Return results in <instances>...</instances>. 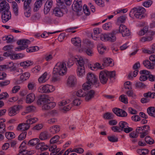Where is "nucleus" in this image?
<instances>
[{
	"label": "nucleus",
	"instance_id": "f257e3e1",
	"mask_svg": "<svg viewBox=\"0 0 155 155\" xmlns=\"http://www.w3.org/2000/svg\"><path fill=\"white\" fill-rule=\"evenodd\" d=\"M87 81L86 83L84 84V87L91 88L92 84H94L97 87L99 86L100 83L98 80L97 76L93 73H88L87 76Z\"/></svg>",
	"mask_w": 155,
	"mask_h": 155
},
{
	"label": "nucleus",
	"instance_id": "f03ea898",
	"mask_svg": "<svg viewBox=\"0 0 155 155\" xmlns=\"http://www.w3.org/2000/svg\"><path fill=\"white\" fill-rule=\"evenodd\" d=\"M99 78L101 83L105 84L107 83L108 78L111 79L115 75V71H101L99 74Z\"/></svg>",
	"mask_w": 155,
	"mask_h": 155
},
{
	"label": "nucleus",
	"instance_id": "7ed1b4c3",
	"mask_svg": "<svg viewBox=\"0 0 155 155\" xmlns=\"http://www.w3.org/2000/svg\"><path fill=\"white\" fill-rule=\"evenodd\" d=\"M53 98L50 97L48 95L44 94L41 95L38 100L37 103L38 105H42V109L44 110H48L50 109L48 104L50 101H53Z\"/></svg>",
	"mask_w": 155,
	"mask_h": 155
},
{
	"label": "nucleus",
	"instance_id": "20e7f679",
	"mask_svg": "<svg viewBox=\"0 0 155 155\" xmlns=\"http://www.w3.org/2000/svg\"><path fill=\"white\" fill-rule=\"evenodd\" d=\"M68 11L67 6L65 4L62 5H58L52 9L53 15L58 17H61L63 16L65 12Z\"/></svg>",
	"mask_w": 155,
	"mask_h": 155
},
{
	"label": "nucleus",
	"instance_id": "39448f33",
	"mask_svg": "<svg viewBox=\"0 0 155 155\" xmlns=\"http://www.w3.org/2000/svg\"><path fill=\"white\" fill-rule=\"evenodd\" d=\"M146 12L145 8L142 7H134L132 9L130 13V17L133 15L137 19H141L144 17L143 14Z\"/></svg>",
	"mask_w": 155,
	"mask_h": 155
},
{
	"label": "nucleus",
	"instance_id": "423d86ee",
	"mask_svg": "<svg viewBox=\"0 0 155 155\" xmlns=\"http://www.w3.org/2000/svg\"><path fill=\"white\" fill-rule=\"evenodd\" d=\"M67 69L65 63L63 62H58L56 64L53 70V73H58L61 76L65 74Z\"/></svg>",
	"mask_w": 155,
	"mask_h": 155
},
{
	"label": "nucleus",
	"instance_id": "0eeeda50",
	"mask_svg": "<svg viewBox=\"0 0 155 155\" xmlns=\"http://www.w3.org/2000/svg\"><path fill=\"white\" fill-rule=\"evenodd\" d=\"M85 43L87 45L86 48H85V50L84 48L83 49V51L88 56H91L93 54V48L94 45L93 43L87 39L85 41Z\"/></svg>",
	"mask_w": 155,
	"mask_h": 155
},
{
	"label": "nucleus",
	"instance_id": "6e6552de",
	"mask_svg": "<svg viewBox=\"0 0 155 155\" xmlns=\"http://www.w3.org/2000/svg\"><path fill=\"white\" fill-rule=\"evenodd\" d=\"M54 89V87L52 85L46 84L40 86L38 91L41 93H48L53 91Z\"/></svg>",
	"mask_w": 155,
	"mask_h": 155
},
{
	"label": "nucleus",
	"instance_id": "1a4fd4ad",
	"mask_svg": "<svg viewBox=\"0 0 155 155\" xmlns=\"http://www.w3.org/2000/svg\"><path fill=\"white\" fill-rule=\"evenodd\" d=\"M73 10L78 12L81 10L82 8V5L81 0H74L72 5Z\"/></svg>",
	"mask_w": 155,
	"mask_h": 155
},
{
	"label": "nucleus",
	"instance_id": "9d476101",
	"mask_svg": "<svg viewBox=\"0 0 155 155\" xmlns=\"http://www.w3.org/2000/svg\"><path fill=\"white\" fill-rule=\"evenodd\" d=\"M110 33L101 34L100 36L101 39L103 41H110L111 42L115 41L116 38L114 37H111Z\"/></svg>",
	"mask_w": 155,
	"mask_h": 155
},
{
	"label": "nucleus",
	"instance_id": "9b49d317",
	"mask_svg": "<svg viewBox=\"0 0 155 155\" xmlns=\"http://www.w3.org/2000/svg\"><path fill=\"white\" fill-rule=\"evenodd\" d=\"M70 102V101L69 100H63L61 101L60 104H59L60 106H63L65 105L66 106H64L62 110L64 111H66L69 110L72 107L73 104H70L68 105L67 104H69Z\"/></svg>",
	"mask_w": 155,
	"mask_h": 155
},
{
	"label": "nucleus",
	"instance_id": "f8f14e48",
	"mask_svg": "<svg viewBox=\"0 0 155 155\" xmlns=\"http://www.w3.org/2000/svg\"><path fill=\"white\" fill-rule=\"evenodd\" d=\"M113 112L117 116L121 117H126L127 114L124 110L120 108L115 107L112 109Z\"/></svg>",
	"mask_w": 155,
	"mask_h": 155
},
{
	"label": "nucleus",
	"instance_id": "ddd939ff",
	"mask_svg": "<svg viewBox=\"0 0 155 155\" xmlns=\"http://www.w3.org/2000/svg\"><path fill=\"white\" fill-rule=\"evenodd\" d=\"M119 30L123 36H128L130 35V31L125 25L121 24L119 26Z\"/></svg>",
	"mask_w": 155,
	"mask_h": 155
},
{
	"label": "nucleus",
	"instance_id": "4468645a",
	"mask_svg": "<svg viewBox=\"0 0 155 155\" xmlns=\"http://www.w3.org/2000/svg\"><path fill=\"white\" fill-rule=\"evenodd\" d=\"M11 17V14L9 10L3 12L2 15V21L4 23H6L10 19Z\"/></svg>",
	"mask_w": 155,
	"mask_h": 155
},
{
	"label": "nucleus",
	"instance_id": "2eb2a0df",
	"mask_svg": "<svg viewBox=\"0 0 155 155\" xmlns=\"http://www.w3.org/2000/svg\"><path fill=\"white\" fill-rule=\"evenodd\" d=\"M19 110V105H14L9 108L8 110V114L10 116H13L16 115Z\"/></svg>",
	"mask_w": 155,
	"mask_h": 155
},
{
	"label": "nucleus",
	"instance_id": "dca6fc26",
	"mask_svg": "<svg viewBox=\"0 0 155 155\" xmlns=\"http://www.w3.org/2000/svg\"><path fill=\"white\" fill-rule=\"evenodd\" d=\"M77 82L76 77L73 75H71L69 76L67 80V85L70 87L74 86Z\"/></svg>",
	"mask_w": 155,
	"mask_h": 155
},
{
	"label": "nucleus",
	"instance_id": "f3484780",
	"mask_svg": "<svg viewBox=\"0 0 155 155\" xmlns=\"http://www.w3.org/2000/svg\"><path fill=\"white\" fill-rule=\"evenodd\" d=\"M53 4L52 0H48L45 5L44 8V12L45 14H48L50 11Z\"/></svg>",
	"mask_w": 155,
	"mask_h": 155
},
{
	"label": "nucleus",
	"instance_id": "a211bd4d",
	"mask_svg": "<svg viewBox=\"0 0 155 155\" xmlns=\"http://www.w3.org/2000/svg\"><path fill=\"white\" fill-rule=\"evenodd\" d=\"M90 88L87 87H84L83 84V88L78 90L76 93V95L78 97H85L87 90H88Z\"/></svg>",
	"mask_w": 155,
	"mask_h": 155
},
{
	"label": "nucleus",
	"instance_id": "6ab92c4d",
	"mask_svg": "<svg viewBox=\"0 0 155 155\" xmlns=\"http://www.w3.org/2000/svg\"><path fill=\"white\" fill-rule=\"evenodd\" d=\"M10 7L8 3L5 1H2L0 3V11L6 12L9 10Z\"/></svg>",
	"mask_w": 155,
	"mask_h": 155
},
{
	"label": "nucleus",
	"instance_id": "aec40b11",
	"mask_svg": "<svg viewBox=\"0 0 155 155\" xmlns=\"http://www.w3.org/2000/svg\"><path fill=\"white\" fill-rule=\"evenodd\" d=\"M30 127V125L27 123H21L17 126V129L18 130L25 131L28 129Z\"/></svg>",
	"mask_w": 155,
	"mask_h": 155
},
{
	"label": "nucleus",
	"instance_id": "412c9836",
	"mask_svg": "<svg viewBox=\"0 0 155 155\" xmlns=\"http://www.w3.org/2000/svg\"><path fill=\"white\" fill-rule=\"evenodd\" d=\"M95 94L94 91L93 90H90L89 91V90H87V91L85 95V100L86 101H88L94 97Z\"/></svg>",
	"mask_w": 155,
	"mask_h": 155
},
{
	"label": "nucleus",
	"instance_id": "4be33fe9",
	"mask_svg": "<svg viewBox=\"0 0 155 155\" xmlns=\"http://www.w3.org/2000/svg\"><path fill=\"white\" fill-rule=\"evenodd\" d=\"M51 137V135L47 131L41 132L39 135V138L42 140H47Z\"/></svg>",
	"mask_w": 155,
	"mask_h": 155
},
{
	"label": "nucleus",
	"instance_id": "5701e85b",
	"mask_svg": "<svg viewBox=\"0 0 155 155\" xmlns=\"http://www.w3.org/2000/svg\"><path fill=\"white\" fill-rule=\"evenodd\" d=\"M35 95L34 94L30 93L27 96L26 99V102L27 103L30 104L35 101Z\"/></svg>",
	"mask_w": 155,
	"mask_h": 155
},
{
	"label": "nucleus",
	"instance_id": "b1692460",
	"mask_svg": "<svg viewBox=\"0 0 155 155\" xmlns=\"http://www.w3.org/2000/svg\"><path fill=\"white\" fill-rule=\"evenodd\" d=\"M71 41L74 46L80 47L81 45V40L80 38L78 37H75L71 39Z\"/></svg>",
	"mask_w": 155,
	"mask_h": 155
},
{
	"label": "nucleus",
	"instance_id": "393cba45",
	"mask_svg": "<svg viewBox=\"0 0 155 155\" xmlns=\"http://www.w3.org/2000/svg\"><path fill=\"white\" fill-rule=\"evenodd\" d=\"M30 41L28 39H23L17 41V44L18 45H21L24 47H26V48L28 47V45L30 44Z\"/></svg>",
	"mask_w": 155,
	"mask_h": 155
},
{
	"label": "nucleus",
	"instance_id": "a878e982",
	"mask_svg": "<svg viewBox=\"0 0 155 155\" xmlns=\"http://www.w3.org/2000/svg\"><path fill=\"white\" fill-rule=\"evenodd\" d=\"M49 131L51 134H54L59 132L60 130V126L58 125H55L50 127Z\"/></svg>",
	"mask_w": 155,
	"mask_h": 155
},
{
	"label": "nucleus",
	"instance_id": "bb28decb",
	"mask_svg": "<svg viewBox=\"0 0 155 155\" xmlns=\"http://www.w3.org/2000/svg\"><path fill=\"white\" fill-rule=\"evenodd\" d=\"M103 65L105 66H110L112 67L114 65L112 59L110 58H105L104 59Z\"/></svg>",
	"mask_w": 155,
	"mask_h": 155
},
{
	"label": "nucleus",
	"instance_id": "cd10ccee",
	"mask_svg": "<svg viewBox=\"0 0 155 155\" xmlns=\"http://www.w3.org/2000/svg\"><path fill=\"white\" fill-rule=\"evenodd\" d=\"M78 75L80 77H82L84 75L85 73V71L84 67H78L77 69Z\"/></svg>",
	"mask_w": 155,
	"mask_h": 155
},
{
	"label": "nucleus",
	"instance_id": "c85d7f7f",
	"mask_svg": "<svg viewBox=\"0 0 155 155\" xmlns=\"http://www.w3.org/2000/svg\"><path fill=\"white\" fill-rule=\"evenodd\" d=\"M143 64L144 66L149 69H153L154 68L153 64L151 63V62L148 60L144 61H143Z\"/></svg>",
	"mask_w": 155,
	"mask_h": 155
},
{
	"label": "nucleus",
	"instance_id": "c756f323",
	"mask_svg": "<svg viewBox=\"0 0 155 155\" xmlns=\"http://www.w3.org/2000/svg\"><path fill=\"white\" fill-rule=\"evenodd\" d=\"M25 2V5H24V8L25 9L24 14L25 16L27 17H29L31 15V11L30 10V8L29 5H27V4Z\"/></svg>",
	"mask_w": 155,
	"mask_h": 155
},
{
	"label": "nucleus",
	"instance_id": "7c9ffc66",
	"mask_svg": "<svg viewBox=\"0 0 155 155\" xmlns=\"http://www.w3.org/2000/svg\"><path fill=\"white\" fill-rule=\"evenodd\" d=\"M101 29L98 28H95L94 29V33L91 34V37L94 40H96L97 36L101 33Z\"/></svg>",
	"mask_w": 155,
	"mask_h": 155
},
{
	"label": "nucleus",
	"instance_id": "2f4dec72",
	"mask_svg": "<svg viewBox=\"0 0 155 155\" xmlns=\"http://www.w3.org/2000/svg\"><path fill=\"white\" fill-rule=\"evenodd\" d=\"M33 64V62L31 61L28 60L21 62L20 63L21 66L25 68H26L32 65Z\"/></svg>",
	"mask_w": 155,
	"mask_h": 155
},
{
	"label": "nucleus",
	"instance_id": "473e14b6",
	"mask_svg": "<svg viewBox=\"0 0 155 155\" xmlns=\"http://www.w3.org/2000/svg\"><path fill=\"white\" fill-rule=\"evenodd\" d=\"M48 73L45 72L38 79V81L40 83H43L45 82L48 80L47 77Z\"/></svg>",
	"mask_w": 155,
	"mask_h": 155
},
{
	"label": "nucleus",
	"instance_id": "72a5a7b5",
	"mask_svg": "<svg viewBox=\"0 0 155 155\" xmlns=\"http://www.w3.org/2000/svg\"><path fill=\"white\" fill-rule=\"evenodd\" d=\"M30 75V74L28 72L24 73L20 76V79L22 81H25L28 79Z\"/></svg>",
	"mask_w": 155,
	"mask_h": 155
},
{
	"label": "nucleus",
	"instance_id": "f704fd0d",
	"mask_svg": "<svg viewBox=\"0 0 155 155\" xmlns=\"http://www.w3.org/2000/svg\"><path fill=\"white\" fill-rule=\"evenodd\" d=\"M147 112L148 114L153 117H155V107H150L147 109Z\"/></svg>",
	"mask_w": 155,
	"mask_h": 155
},
{
	"label": "nucleus",
	"instance_id": "c9c22d12",
	"mask_svg": "<svg viewBox=\"0 0 155 155\" xmlns=\"http://www.w3.org/2000/svg\"><path fill=\"white\" fill-rule=\"evenodd\" d=\"M75 61H77L78 63V67H84V62L83 59L82 57L78 58H75Z\"/></svg>",
	"mask_w": 155,
	"mask_h": 155
},
{
	"label": "nucleus",
	"instance_id": "e433bc0d",
	"mask_svg": "<svg viewBox=\"0 0 155 155\" xmlns=\"http://www.w3.org/2000/svg\"><path fill=\"white\" fill-rule=\"evenodd\" d=\"M21 145L19 147V153L17 155H25L28 153V151L26 150V148L21 146Z\"/></svg>",
	"mask_w": 155,
	"mask_h": 155
},
{
	"label": "nucleus",
	"instance_id": "4c0bfd02",
	"mask_svg": "<svg viewBox=\"0 0 155 155\" xmlns=\"http://www.w3.org/2000/svg\"><path fill=\"white\" fill-rule=\"evenodd\" d=\"M53 73V76L52 78V81L53 82H55L60 81L61 80V78L60 77L61 74H59V73H57L55 74Z\"/></svg>",
	"mask_w": 155,
	"mask_h": 155
},
{
	"label": "nucleus",
	"instance_id": "58836bf2",
	"mask_svg": "<svg viewBox=\"0 0 155 155\" xmlns=\"http://www.w3.org/2000/svg\"><path fill=\"white\" fill-rule=\"evenodd\" d=\"M42 0H37L35 4V6L34 8L35 11H37L42 5Z\"/></svg>",
	"mask_w": 155,
	"mask_h": 155
},
{
	"label": "nucleus",
	"instance_id": "ea45409f",
	"mask_svg": "<svg viewBox=\"0 0 155 155\" xmlns=\"http://www.w3.org/2000/svg\"><path fill=\"white\" fill-rule=\"evenodd\" d=\"M12 5L15 15H17L18 14V9L17 4L15 2H13L12 3Z\"/></svg>",
	"mask_w": 155,
	"mask_h": 155
},
{
	"label": "nucleus",
	"instance_id": "a19ab883",
	"mask_svg": "<svg viewBox=\"0 0 155 155\" xmlns=\"http://www.w3.org/2000/svg\"><path fill=\"white\" fill-rule=\"evenodd\" d=\"M97 48L99 53L101 54H103L106 50V48L102 45H98Z\"/></svg>",
	"mask_w": 155,
	"mask_h": 155
},
{
	"label": "nucleus",
	"instance_id": "79ce46f5",
	"mask_svg": "<svg viewBox=\"0 0 155 155\" xmlns=\"http://www.w3.org/2000/svg\"><path fill=\"white\" fill-rule=\"evenodd\" d=\"M39 48L37 46L31 47L26 49L28 52H32L38 51L39 50Z\"/></svg>",
	"mask_w": 155,
	"mask_h": 155
},
{
	"label": "nucleus",
	"instance_id": "37998d69",
	"mask_svg": "<svg viewBox=\"0 0 155 155\" xmlns=\"http://www.w3.org/2000/svg\"><path fill=\"white\" fill-rule=\"evenodd\" d=\"M39 141V139L38 138L33 139L29 141L28 144L29 145L33 146L38 144Z\"/></svg>",
	"mask_w": 155,
	"mask_h": 155
},
{
	"label": "nucleus",
	"instance_id": "c03bdc74",
	"mask_svg": "<svg viewBox=\"0 0 155 155\" xmlns=\"http://www.w3.org/2000/svg\"><path fill=\"white\" fill-rule=\"evenodd\" d=\"M128 125V124L127 122L124 121H121L119 124V125L121 131H122L125 127H127Z\"/></svg>",
	"mask_w": 155,
	"mask_h": 155
},
{
	"label": "nucleus",
	"instance_id": "a18cd8bd",
	"mask_svg": "<svg viewBox=\"0 0 155 155\" xmlns=\"http://www.w3.org/2000/svg\"><path fill=\"white\" fill-rule=\"evenodd\" d=\"M60 137L58 135H56L52 137L50 140V142L51 144H54L57 143L59 140Z\"/></svg>",
	"mask_w": 155,
	"mask_h": 155
},
{
	"label": "nucleus",
	"instance_id": "49530a36",
	"mask_svg": "<svg viewBox=\"0 0 155 155\" xmlns=\"http://www.w3.org/2000/svg\"><path fill=\"white\" fill-rule=\"evenodd\" d=\"M5 137L8 139H13L15 137V134L14 133L8 132L5 133Z\"/></svg>",
	"mask_w": 155,
	"mask_h": 155
},
{
	"label": "nucleus",
	"instance_id": "de8ad7c7",
	"mask_svg": "<svg viewBox=\"0 0 155 155\" xmlns=\"http://www.w3.org/2000/svg\"><path fill=\"white\" fill-rule=\"evenodd\" d=\"M114 115L111 113L107 112L105 113L103 115V117L104 118L107 119H110L114 118Z\"/></svg>",
	"mask_w": 155,
	"mask_h": 155
},
{
	"label": "nucleus",
	"instance_id": "09e8293b",
	"mask_svg": "<svg viewBox=\"0 0 155 155\" xmlns=\"http://www.w3.org/2000/svg\"><path fill=\"white\" fill-rule=\"evenodd\" d=\"M38 120V119L37 118L34 117L28 119L26 120V122L29 125H30L31 124H32L36 123Z\"/></svg>",
	"mask_w": 155,
	"mask_h": 155
},
{
	"label": "nucleus",
	"instance_id": "8fccbe9b",
	"mask_svg": "<svg viewBox=\"0 0 155 155\" xmlns=\"http://www.w3.org/2000/svg\"><path fill=\"white\" fill-rule=\"evenodd\" d=\"M89 67L90 68L93 70L96 68L100 69H102V66H101L100 64L98 63H96L93 65H91Z\"/></svg>",
	"mask_w": 155,
	"mask_h": 155
},
{
	"label": "nucleus",
	"instance_id": "3c124183",
	"mask_svg": "<svg viewBox=\"0 0 155 155\" xmlns=\"http://www.w3.org/2000/svg\"><path fill=\"white\" fill-rule=\"evenodd\" d=\"M107 139L109 141L111 142H117L118 140V138L114 135L108 136L107 137Z\"/></svg>",
	"mask_w": 155,
	"mask_h": 155
},
{
	"label": "nucleus",
	"instance_id": "603ef678",
	"mask_svg": "<svg viewBox=\"0 0 155 155\" xmlns=\"http://www.w3.org/2000/svg\"><path fill=\"white\" fill-rule=\"evenodd\" d=\"M119 99L121 102L125 104H127L128 103L127 98L124 94L121 95L119 97Z\"/></svg>",
	"mask_w": 155,
	"mask_h": 155
},
{
	"label": "nucleus",
	"instance_id": "864d4df0",
	"mask_svg": "<svg viewBox=\"0 0 155 155\" xmlns=\"http://www.w3.org/2000/svg\"><path fill=\"white\" fill-rule=\"evenodd\" d=\"M4 65L5 69H10L12 70H13L15 68L14 64L12 62H9L8 64Z\"/></svg>",
	"mask_w": 155,
	"mask_h": 155
},
{
	"label": "nucleus",
	"instance_id": "5fc2aeb1",
	"mask_svg": "<svg viewBox=\"0 0 155 155\" xmlns=\"http://www.w3.org/2000/svg\"><path fill=\"white\" fill-rule=\"evenodd\" d=\"M148 30V28L147 27L144 28L143 29L139 31L138 35L140 36L144 35Z\"/></svg>",
	"mask_w": 155,
	"mask_h": 155
},
{
	"label": "nucleus",
	"instance_id": "6e6d98bb",
	"mask_svg": "<svg viewBox=\"0 0 155 155\" xmlns=\"http://www.w3.org/2000/svg\"><path fill=\"white\" fill-rule=\"evenodd\" d=\"M145 140L147 143L149 144H152L154 142L153 140L149 136L146 137L145 138Z\"/></svg>",
	"mask_w": 155,
	"mask_h": 155
},
{
	"label": "nucleus",
	"instance_id": "4d7b16f0",
	"mask_svg": "<svg viewBox=\"0 0 155 155\" xmlns=\"http://www.w3.org/2000/svg\"><path fill=\"white\" fill-rule=\"evenodd\" d=\"M152 4V2L150 0H147L144 2L143 3V6L148 8L150 7Z\"/></svg>",
	"mask_w": 155,
	"mask_h": 155
},
{
	"label": "nucleus",
	"instance_id": "13d9d810",
	"mask_svg": "<svg viewBox=\"0 0 155 155\" xmlns=\"http://www.w3.org/2000/svg\"><path fill=\"white\" fill-rule=\"evenodd\" d=\"M36 86L35 83L33 82H29L28 85V87L29 90H32L34 89Z\"/></svg>",
	"mask_w": 155,
	"mask_h": 155
},
{
	"label": "nucleus",
	"instance_id": "bf43d9fd",
	"mask_svg": "<svg viewBox=\"0 0 155 155\" xmlns=\"http://www.w3.org/2000/svg\"><path fill=\"white\" fill-rule=\"evenodd\" d=\"M75 58L72 57L69 59L67 62V66L68 67L70 68L74 64V60L75 61Z\"/></svg>",
	"mask_w": 155,
	"mask_h": 155
},
{
	"label": "nucleus",
	"instance_id": "052dcab7",
	"mask_svg": "<svg viewBox=\"0 0 155 155\" xmlns=\"http://www.w3.org/2000/svg\"><path fill=\"white\" fill-rule=\"evenodd\" d=\"M13 48V46L12 45H8L4 46L3 49L5 51H9L11 53L12 52V49Z\"/></svg>",
	"mask_w": 155,
	"mask_h": 155
},
{
	"label": "nucleus",
	"instance_id": "680f3d73",
	"mask_svg": "<svg viewBox=\"0 0 155 155\" xmlns=\"http://www.w3.org/2000/svg\"><path fill=\"white\" fill-rule=\"evenodd\" d=\"M10 83V81L8 80L1 81L0 82V87H3L9 84Z\"/></svg>",
	"mask_w": 155,
	"mask_h": 155
},
{
	"label": "nucleus",
	"instance_id": "e2e57ef3",
	"mask_svg": "<svg viewBox=\"0 0 155 155\" xmlns=\"http://www.w3.org/2000/svg\"><path fill=\"white\" fill-rule=\"evenodd\" d=\"M27 134V132H24L20 134L19 136L18 139L19 140H22L26 137Z\"/></svg>",
	"mask_w": 155,
	"mask_h": 155
},
{
	"label": "nucleus",
	"instance_id": "0e129e2a",
	"mask_svg": "<svg viewBox=\"0 0 155 155\" xmlns=\"http://www.w3.org/2000/svg\"><path fill=\"white\" fill-rule=\"evenodd\" d=\"M111 27V23L110 22L106 23L103 25V28L104 30H107Z\"/></svg>",
	"mask_w": 155,
	"mask_h": 155
},
{
	"label": "nucleus",
	"instance_id": "69168bd1",
	"mask_svg": "<svg viewBox=\"0 0 155 155\" xmlns=\"http://www.w3.org/2000/svg\"><path fill=\"white\" fill-rule=\"evenodd\" d=\"M146 85L143 83L137 82L135 84V87L137 88H144Z\"/></svg>",
	"mask_w": 155,
	"mask_h": 155
},
{
	"label": "nucleus",
	"instance_id": "338daca9",
	"mask_svg": "<svg viewBox=\"0 0 155 155\" xmlns=\"http://www.w3.org/2000/svg\"><path fill=\"white\" fill-rule=\"evenodd\" d=\"M83 10L84 13L87 15H89L90 14V12L89 9L87 8L86 5H84L83 6Z\"/></svg>",
	"mask_w": 155,
	"mask_h": 155
},
{
	"label": "nucleus",
	"instance_id": "774afa93",
	"mask_svg": "<svg viewBox=\"0 0 155 155\" xmlns=\"http://www.w3.org/2000/svg\"><path fill=\"white\" fill-rule=\"evenodd\" d=\"M81 103V101L79 98L75 99L73 101V104L74 105L78 106L80 105Z\"/></svg>",
	"mask_w": 155,
	"mask_h": 155
}]
</instances>
